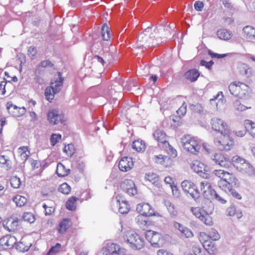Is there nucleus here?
<instances>
[{"label":"nucleus","instance_id":"nucleus-61","mask_svg":"<svg viewBox=\"0 0 255 255\" xmlns=\"http://www.w3.org/2000/svg\"><path fill=\"white\" fill-rule=\"evenodd\" d=\"M204 6V4L202 1H196L194 3V7L198 11H201Z\"/></svg>","mask_w":255,"mask_h":255},{"label":"nucleus","instance_id":"nucleus-29","mask_svg":"<svg viewBox=\"0 0 255 255\" xmlns=\"http://www.w3.org/2000/svg\"><path fill=\"white\" fill-rule=\"evenodd\" d=\"M199 73L195 69L190 70L185 73V77L187 79L191 82H194L197 80L199 76Z\"/></svg>","mask_w":255,"mask_h":255},{"label":"nucleus","instance_id":"nucleus-14","mask_svg":"<svg viewBox=\"0 0 255 255\" xmlns=\"http://www.w3.org/2000/svg\"><path fill=\"white\" fill-rule=\"evenodd\" d=\"M6 108L8 113L15 117H20L24 115L26 112V109L24 107H18L13 105L11 102L6 103Z\"/></svg>","mask_w":255,"mask_h":255},{"label":"nucleus","instance_id":"nucleus-63","mask_svg":"<svg viewBox=\"0 0 255 255\" xmlns=\"http://www.w3.org/2000/svg\"><path fill=\"white\" fill-rule=\"evenodd\" d=\"M28 52V54L32 57L36 55L37 51L35 47L31 46L29 48Z\"/></svg>","mask_w":255,"mask_h":255},{"label":"nucleus","instance_id":"nucleus-4","mask_svg":"<svg viewBox=\"0 0 255 255\" xmlns=\"http://www.w3.org/2000/svg\"><path fill=\"white\" fill-rule=\"evenodd\" d=\"M231 94L241 99H247L250 97L251 89L247 85L240 82H234L229 86Z\"/></svg>","mask_w":255,"mask_h":255},{"label":"nucleus","instance_id":"nucleus-12","mask_svg":"<svg viewBox=\"0 0 255 255\" xmlns=\"http://www.w3.org/2000/svg\"><path fill=\"white\" fill-rule=\"evenodd\" d=\"M122 190L130 196H133L137 193V190L134 182L130 179L124 180L121 184Z\"/></svg>","mask_w":255,"mask_h":255},{"label":"nucleus","instance_id":"nucleus-48","mask_svg":"<svg viewBox=\"0 0 255 255\" xmlns=\"http://www.w3.org/2000/svg\"><path fill=\"white\" fill-rule=\"evenodd\" d=\"M208 234L210 239L213 241L218 240L220 238V235L219 234L218 232L215 229H212Z\"/></svg>","mask_w":255,"mask_h":255},{"label":"nucleus","instance_id":"nucleus-44","mask_svg":"<svg viewBox=\"0 0 255 255\" xmlns=\"http://www.w3.org/2000/svg\"><path fill=\"white\" fill-rule=\"evenodd\" d=\"M64 151L69 156H72L75 152L74 146L72 144H68L65 145L64 148Z\"/></svg>","mask_w":255,"mask_h":255},{"label":"nucleus","instance_id":"nucleus-35","mask_svg":"<svg viewBox=\"0 0 255 255\" xmlns=\"http://www.w3.org/2000/svg\"><path fill=\"white\" fill-rule=\"evenodd\" d=\"M13 201L14 202L17 206L22 207L24 206L27 202L26 198L21 195H16L13 198Z\"/></svg>","mask_w":255,"mask_h":255},{"label":"nucleus","instance_id":"nucleus-32","mask_svg":"<svg viewBox=\"0 0 255 255\" xmlns=\"http://www.w3.org/2000/svg\"><path fill=\"white\" fill-rule=\"evenodd\" d=\"M243 32L247 38L255 39V28L248 25L244 27Z\"/></svg>","mask_w":255,"mask_h":255},{"label":"nucleus","instance_id":"nucleus-57","mask_svg":"<svg viewBox=\"0 0 255 255\" xmlns=\"http://www.w3.org/2000/svg\"><path fill=\"white\" fill-rule=\"evenodd\" d=\"M191 110L196 113H201L203 112L202 107L200 104H197L196 105H191L190 106Z\"/></svg>","mask_w":255,"mask_h":255},{"label":"nucleus","instance_id":"nucleus-40","mask_svg":"<svg viewBox=\"0 0 255 255\" xmlns=\"http://www.w3.org/2000/svg\"><path fill=\"white\" fill-rule=\"evenodd\" d=\"M245 124L246 128H249L250 127V133L255 138V123L252 122L251 121L246 120Z\"/></svg>","mask_w":255,"mask_h":255},{"label":"nucleus","instance_id":"nucleus-46","mask_svg":"<svg viewBox=\"0 0 255 255\" xmlns=\"http://www.w3.org/2000/svg\"><path fill=\"white\" fill-rule=\"evenodd\" d=\"M61 249V245L57 243L55 246H53L49 250L46 255H55V254L60 251Z\"/></svg>","mask_w":255,"mask_h":255},{"label":"nucleus","instance_id":"nucleus-13","mask_svg":"<svg viewBox=\"0 0 255 255\" xmlns=\"http://www.w3.org/2000/svg\"><path fill=\"white\" fill-rule=\"evenodd\" d=\"M191 167L192 169L198 173L200 176L204 178H209V174L207 173L206 166L204 163L198 160L194 161L192 164Z\"/></svg>","mask_w":255,"mask_h":255},{"label":"nucleus","instance_id":"nucleus-34","mask_svg":"<svg viewBox=\"0 0 255 255\" xmlns=\"http://www.w3.org/2000/svg\"><path fill=\"white\" fill-rule=\"evenodd\" d=\"M101 35L104 41H108L110 39V30L107 23H104L101 29Z\"/></svg>","mask_w":255,"mask_h":255},{"label":"nucleus","instance_id":"nucleus-18","mask_svg":"<svg viewBox=\"0 0 255 255\" xmlns=\"http://www.w3.org/2000/svg\"><path fill=\"white\" fill-rule=\"evenodd\" d=\"M136 210L141 215L145 216L155 215L154 210L148 203H140L137 205Z\"/></svg>","mask_w":255,"mask_h":255},{"label":"nucleus","instance_id":"nucleus-23","mask_svg":"<svg viewBox=\"0 0 255 255\" xmlns=\"http://www.w3.org/2000/svg\"><path fill=\"white\" fill-rule=\"evenodd\" d=\"M116 201L119 206V211L121 214H126L128 212L129 208L126 200L120 196H117Z\"/></svg>","mask_w":255,"mask_h":255},{"label":"nucleus","instance_id":"nucleus-21","mask_svg":"<svg viewBox=\"0 0 255 255\" xmlns=\"http://www.w3.org/2000/svg\"><path fill=\"white\" fill-rule=\"evenodd\" d=\"M19 221L20 220L17 217H10L4 224V226L9 232L14 231L17 229Z\"/></svg>","mask_w":255,"mask_h":255},{"label":"nucleus","instance_id":"nucleus-6","mask_svg":"<svg viewBox=\"0 0 255 255\" xmlns=\"http://www.w3.org/2000/svg\"><path fill=\"white\" fill-rule=\"evenodd\" d=\"M181 142L183 148L188 152L197 154L201 148V142L195 137L190 135H185L181 139Z\"/></svg>","mask_w":255,"mask_h":255},{"label":"nucleus","instance_id":"nucleus-51","mask_svg":"<svg viewBox=\"0 0 255 255\" xmlns=\"http://www.w3.org/2000/svg\"><path fill=\"white\" fill-rule=\"evenodd\" d=\"M200 241H203L204 242V246H209L208 244L209 240H210L209 238V234L207 235L204 232H201L200 234Z\"/></svg>","mask_w":255,"mask_h":255},{"label":"nucleus","instance_id":"nucleus-60","mask_svg":"<svg viewBox=\"0 0 255 255\" xmlns=\"http://www.w3.org/2000/svg\"><path fill=\"white\" fill-rule=\"evenodd\" d=\"M213 199H215L222 204H225L227 202L226 200H225L223 197H221L216 192L215 194V196H214L213 198Z\"/></svg>","mask_w":255,"mask_h":255},{"label":"nucleus","instance_id":"nucleus-16","mask_svg":"<svg viewBox=\"0 0 255 255\" xmlns=\"http://www.w3.org/2000/svg\"><path fill=\"white\" fill-rule=\"evenodd\" d=\"M16 242L15 237L7 235L0 239V246L4 250L10 249L16 245Z\"/></svg>","mask_w":255,"mask_h":255},{"label":"nucleus","instance_id":"nucleus-19","mask_svg":"<svg viewBox=\"0 0 255 255\" xmlns=\"http://www.w3.org/2000/svg\"><path fill=\"white\" fill-rule=\"evenodd\" d=\"M143 37L140 35L138 38L137 45L138 47L143 46H154L155 45L158 44L163 41H160L159 40L156 39L155 41L153 39V36H150L148 39L144 40Z\"/></svg>","mask_w":255,"mask_h":255},{"label":"nucleus","instance_id":"nucleus-59","mask_svg":"<svg viewBox=\"0 0 255 255\" xmlns=\"http://www.w3.org/2000/svg\"><path fill=\"white\" fill-rule=\"evenodd\" d=\"M227 215L229 216L236 215V210L234 206H231L227 210Z\"/></svg>","mask_w":255,"mask_h":255},{"label":"nucleus","instance_id":"nucleus-10","mask_svg":"<svg viewBox=\"0 0 255 255\" xmlns=\"http://www.w3.org/2000/svg\"><path fill=\"white\" fill-rule=\"evenodd\" d=\"M200 188L204 198L209 200L208 202H211V200H213L216 191L212 188L211 184L206 180L203 181L200 183Z\"/></svg>","mask_w":255,"mask_h":255},{"label":"nucleus","instance_id":"nucleus-8","mask_svg":"<svg viewBox=\"0 0 255 255\" xmlns=\"http://www.w3.org/2000/svg\"><path fill=\"white\" fill-rule=\"evenodd\" d=\"M211 124L213 129L220 133L230 132V129L227 124L222 119L214 118L211 119Z\"/></svg>","mask_w":255,"mask_h":255},{"label":"nucleus","instance_id":"nucleus-33","mask_svg":"<svg viewBox=\"0 0 255 255\" xmlns=\"http://www.w3.org/2000/svg\"><path fill=\"white\" fill-rule=\"evenodd\" d=\"M132 148L138 152L144 151L146 148L145 142L142 140H135L132 143Z\"/></svg>","mask_w":255,"mask_h":255},{"label":"nucleus","instance_id":"nucleus-47","mask_svg":"<svg viewBox=\"0 0 255 255\" xmlns=\"http://www.w3.org/2000/svg\"><path fill=\"white\" fill-rule=\"evenodd\" d=\"M22 218L24 221H27L30 223H33L35 221L34 216L32 213L30 212L25 213L23 214Z\"/></svg>","mask_w":255,"mask_h":255},{"label":"nucleus","instance_id":"nucleus-56","mask_svg":"<svg viewBox=\"0 0 255 255\" xmlns=\"http://www.w3.org/2000/svg\"><path fill=\"white\" fill-rule=\"evenodd\" d=\"M181 232L186 237L191 238L193 236L192 232L187 227L184 226L183 229H181Z\"/></svg>","mask_w":255,"mask_h":255},{"label":"nucleus","instance_id":"nucleus-41","mask_svg":"<svg viewBox=\"0 0 255 255\" xmlns=\"http://www.w3.org/2000/svg\"><path fill=\"white\" fill-rule=\"evenodd\" d=\"M234 107L239 112H243L251 107H247L242 104L239 100H236L234 103Z\"/></svg>","mask_w":255,"mask_h":255},{"label":"nucleus","instance_id":"nucleus-25","mask_svg":"<svg viewBox=\"0 0 255 255\" xmlns=\"http://www.w3.org/2000/svg\"><path fill=\"white\" fill-rule=\"evenodd\" d=\"M147 217L143 215H138L135 218L137 224L142 230L146 229L150 224Z\"/></svg>","mask_w":255,"mask_h":255},{"label":"nucleus","instance_id":"nucleus-43","mask_svg":"<svg viewBox=\"0 0 255 255\" xmlns=\"http://www.w3.org/2000/svg\"><path fill=\"white\" fill-rule=\"evenodd\" d=\"M58 191L64 194H68L71 191V187L67 183H64L59 186Z\"/></svg>","mask_w":255,"mask_h":255},{"label":"nucleus","instance_id":"nucleus-64","mask_svg":"<svg viewBox=\"0 0 255 255\" xmlns=\"http://www.w3.org/2000/svg\"><path fill=\"white\" fill-rule=\"evenodd\" d=\"M192 251L194 255H200L201 253V249L197 246H193L192 247Z\"/></svg>","mask_w":255,"mask_h":255},{"label":"nucleus","instance_id":"nucleus-62","mask_svg":"<svg viewBox=\"0 0 255 255\" xmlns=\"http://www.w3.org/2000/svg\"><path fill=\"white\" fill-rule=\"evenodd\" d=\"M7 83V82L5 81H3L0 83V91H1V95H2L5 93V86Z\"/></svg>","mask_w":255,"mask_h":255},{"label":"nucleus","instance_id":"nucleus-17","mask_svg":"<svg viewBox=\"0 0 255 255\" xmlns=\"http://www.w3.org/2000/svg\"><path fill=\"white\" fill-rule=\"evenodd\" d=\"M211 158L216 164L219 165L223 167L228 168L231 165V162L229 159L220 153L215 154L211 157Z\"/></svg>","mask_w":255,"mask_h":255},{"label":"nucleus","instance_id":"nucleus-37","mask_svg":"<svg viewBox=\"0 0 255 255\" xmlns=\"http://www.w3.org/2000/svg\"><path fill=\"white\" fill-rule=\"evenodd\" d=\"M77 200V198L75 197H71L66 202V208L70 211L74 210L76 209V202Z\"/></svg>","mask_w":255,"mask_h":255},{"label":"nucleus","instance_id":"nucleus-24","mask_svg":"<svg viewBox=\"0 0 255 255\" xmlns=\"http://www.w3.org/2000/svg\"><path fill=\"white\" fill-rule=\"evenodd\" d=\"M145 179L150 182L155 186L160 187L159 178L156 173L148 172L146 174Z\"/></svg>","mask_w":255,"mask_h":255},{"label":"nucleus","instance_id":"nucleus-28","mask_svg":"<svg viewBox=\"0 0 255 255\" xmlns=\"http://www.w3.org/2000/svg\"><path fill=\"white\" fill-rule=\"evenodd\" d=\"M154 138L159 142L165 143L167 142L166 140L165 132L160 129H157L153 133Z\"/></svg>","mask_w":255,"mask_h":255},{"label":"nucleus","instance_id":"nucleus-7","mask_svg":"<svg viewBox=\"0 0 255 255\" xmlns=\"http://www.w3.org/2000/svg\"><path fill=\"white\" fill-rule=\"evenodd\" d=\"M230 132L221 133L219 137L214 139V143L221 150H229L233 145V141L231 139Z\"/></svg>","mask_w":255,"mask_h":255},{"label":"nucleus","instance_id":"nucleus-39","mask_svg":"<svg viewBox=\"0 0 255 255\" xmlns=\"http://www.w3.org/2000/svg\"><path fill=\"white\" fill-rule=\"evenodd\" d=\"M35 80L39 84H43L45 83L43 79V72L39 68H37L35 71Z\"/></svg>","mask_w":255,"mask_h":255},{"label":"nucleus","instance_id":"nucleus-26","mask_svg":"<svg viewBox=\"0 0 255 255\" xmlns=\"http://www.w3.org/2000/svg\"><path fill=\"white\" fill-rule=\"evenodd\" d=\"M208 209L205 206L203 207V208L200 207H192L191 211L193 214L200 220L203 219V217L206 214V211Z\"/></svg>","mask_w":255,"mask_h":255},{"label":"nucleus","instance_id":"nucleus-1","mask_svg":"<svg viewBox=\"0 0 255 255\" xmlns=\"http://www.w3.org/2000/svg\"><path fill=\"white\" fill-rule=\"evenodd\" d=\"M232 162L236 169L245 177H255V167L245 159L236 155L232 158Z\"/></svg>","mask_w":255,"mask_h":255},{"label":"nucleus","instance_id":"nucleus-52","mask_svg":"<svg viewBox=\"0 0 255 255\" xmlns=\"http://www.w3.org/2000/svg\"><path fill=\"white\" fill-rule=\"evenodd\" d=\"M16 249L20 252H25L28 251L29 247L25 246L22 242H19L16 245Z\"/></svg>","mask_w":255,"mask_h":255},{"label":"nucleus","instance_id":"nucleus-5","mask_svg":"<svg viewBox=\"0 0 255 255\" xmlns=\"http://www.w3.org/2000/svg\"><path fill=\"white\" fill-rule=\"evenodd\" d=\"M64 78L62 77V73L58 72L56 79L51 82L50 86L47 87L45 90V96L46 99L51 101L54 99V95L58 93L63 86Z\"/></svg>","mask_w":255,"mask_h":255},{"label":"nucleus","instance_id":"nucleus-31","mask_svg":"<svg viewBox=\"0 0 255 255\" xmlns=\"http://www.w3.org/2000/svg\"><path fill=\"white\" fill-rule=\"evenodd\" d=\"M238 69L240 73L242 75L249 77L251 75L250 69L247 65L244 63H239L238 66Z\"/></svg>","mask_w":255,"mask_h":255},{"label":"nucleus","instance_id":"nucleus-11","mask_svg":"<svg viewBox=\"0 0 255 255\" xmlns=\"http://www.w3.org/2000/svg\"><path fill=\"white\" fill-rule=\"evenodd\" d=\"M145 238L151 245L155 247H159L161 244V235L158 232L148 230L145 232Z\"/></svg>","mask_w":255,"mask_h":255},{"label":"nucleus","instance_id":"nucleus-22","mask_svg":"<svg viewBox=\"0 0 255 255\" xmlns=\"http://www.w3.org/2000/svg\"><path fill=\"white\" fill-rule=\"evenodd\" d=\"M214 210V205L211 202H209V206L208 207V209L206 211V214L203 217V219H201L200 220L204 222V223L207 225H212V218L210 216V215L211 214Z\"/></svg>","mask_w":255,"mask_h":255},{"label":"nucleus","instance_id":"nucleus-42","mask_svg":"<svg viewBox=\"0 0 255 255\" xmlns=\"http://www.w3.org/2000/svg\"><path fill=\"white\" fill-rule=\"evenodd\" d=\"M234 187H235V186H230V187H228V190L226 189L223 190L227 193L231 194L236 198L238 199H241L242 198L241 195L236 191V190L234 188Z\"/></svg>","mask_w":255,"mask_h":255},{"label":"nucleus","instance_id":"nucleus-36","mask_svg":"<svg viewBox=\"0 0 255 255\" xmlns=\"http://www.w3.org/2000/svg\"><path fill=\"white\" fill-rule=\"evenodd\" d=\"M69 220L68 219H63L59 224L58 232L61 233H64L69 227Z\"/></svg>","mask_w":255,"mask_h":255},{"label":"nucleus","instance_id":"nucleus-50","mask_svg":"<svg viewBox=\"0 0 255 255\" xmlns=\"http://www.w3.org/2000/svg\"><path fill=\"white\" fill-rule=\"evenodd\" d=\"M54 66V64L49 60H46L41 62L38 65L37 68H39V70H41L42 68H52Z\"/></svg>","mask_w":255,"mask_h":255},{"label":"nucleus","instance_id":"nucleus-20","mask_svg":"<svg viewBox=\"0 0 255 255\" xmlns=\"http://www.w3.org/2000/svg\"><path fill=\"white\" fill-rule=\"evenodd\" d=\"M133 165L132 159L129 157H123L119 163V169L122 171H127L130 170Z\"/></svg>","mask_w":255,"mask_h":255},{"label":"nucleus","instance_id":"nucleus-2","mask_svg":"<svg viewBox=\"0 0 255 255\" xmlns=\"http://www.w3.org/2000/svg\"><path fill=\"white\" fill-rule=\"evenodd\" d=\"M213 173L216 176L220 178L218 182V185L220 189L228 190L230 186H236L237 179L232 173L224 170H214Z\"/></svg>","mask_w":255,"mask_h":255},{"label":"nucleus","instance_id":"nucleus-27","mask_svg":"<svg viewBox=\"0 0 255 255\" xmlns=\"http://www.w3.org/2000/svg\"><path fill=\"white\" fill-rule=\"evenodd\" d=\"M218 37L224 40L230 39L232 37V33L231 31L226 29H221L218 30L217 32Z\"/></svg>","mask_w":255,"mask_h":255},{"label":"nucleus","instance_id":"nucleus-15","mask_svg":"<svg viewBox=\"0 0 255 255\" xmlns=\"http://www.w3.org/2000/svg\"><path fill=\"white\" fill-rule=\"evenodd\" d=\"M47 118L50 123L53 125H57L59 122L63 123V115L60 112L55 109H52L48 111Z\"/></svg>","mask_w":255,"mask_h":255},{"label":"nucleus","instance_id":"nucleus-3","mask_svg":"<svg viewBox=\"0 0 255 255\" xmlns=\"http://www.w3.org/2000/svg\"><path fill=\"white\" fill-rule=\"evenodd\" d=\"M123 238L125 241L133 250H140L144 246V239L134 231L129 230L125 231Z\"/></svg>","mask_w":255,"mask_h":255},{"label":"nucleus","instance_id":"nucleus-53","mask_svg":"<svg viewBox=\"0 0 255 255\" xmlns=\"http://www.w3.org/2000/svg\"><path fill=\"white\" fill-rule=\"evenodd\" d=\"M61 138V135L60 134H52L50 138L51 145H55Z\"/></svg>","mask_w":255,"mask_h":255},{"label":"nucleus","instance_id":"nucleus-45","mask_svg":"<svg viewBox=\"0 0 255 255\" xmlns=\"http://www.w3.org/2000/svg\"><path fill=\"white\" fill-rule=\"evenodd\" d=\"M21 181L19 177L16 176L12 177L10 179L11 186L14 188H18L20 185Z\"/></svg>","mask_w":255,"mask_h":255},{"label":"nucleus","instance_id":"nucleus-54","mask_svg":"<svg viewBox=\"0 0 255 255\" xmlns=\"http://www.w3.org/2000/svg\"><path fill=\"white\" fill-rule=\"evenodd\" d=\"M187 105L185 102H184L182 106L177 111V114L180 116H183L186 113Z\"/></svg>","mask_w":255,"mask_h":255},{"label":"nucleus","instance_id":"nucleus-38","mask_svg":"<svg viewBox=\"0 0 255 255\" xmlns=\"http://www.w3.org/2000/svg\"><path fill=\"white\" fill-rule=\"evenodd\" d=\"M18 153L20 154V158L25 161L27 159L29 153V151L27 150V147L21 146L18 148Z\"/></svg>","mask_w":255,"mask_h":255},{"label":"nucleus","instance_id":"nucleus-58","mask_svg":"<svg viewBox=\"0 0 255 255\" xmlns=\"http://www.w3.org/2000/svg\"><path fill=\"white\" fill-rule=\"evenodd\" d=\"M213 64H214V62L213 61L207 62L204 60H202L200 61V65L201 66L206 67L208 69H210Z\"/></svg>","mask_w":255,"mask_h":255},{"label":"nucleus","instance_id":"nucleus-30","mask_svg":"<svg viewBox=\"0 0 255 255\" xmlns=\"http://www.w3.org/2000/svg\"><path fill=\"white\" fill-rule=\"evenodd\" d=\"M70 172L69 169H66L65 166L61 163H58L57 165L56 173L59 177H64L68 175Z\"/></svg>","mask_w":255,"mask_h":255},{"label":"nucleus","instance_id":"nucleus-9","mask_svg":"<svg viewBox=\"0 0 255 255\" xmlns=\"http://www.w3.org/2000/svg\"><path fill=\"white\" fill-rule=\"evenodd\" d=\"M181 187L183 191L188 193L195 201L199 197V194L195 185L188 180H184L181 183Z\"/></svg>","mask_w":255,"mask_h":255},{"label":"nucleus","instance_id":"nucleus-49","mask_svg":"<svg viewBox=\"0 0 255 255\" xmlns=\"http://www.w3.org/2000/svg\"><path fill=\"white\" fill-rule=\"evenodd\" d=\"M166 206L171 216L175 217L177 214V211L175 209L174 206L170 202L166 203Z\"/></svg>","mask_w":255,"mask_h":255},{"label":"nucleus","instance_id":"nucleus-55","mask_svg":"<svg viewBox=\"0 0 255 255\" xmlns=\"http://www.w3.org/2000/svg\"><path fill=\"white\" fill-rule=\"evenodd\" d=\"M111 249L110 244H107V246L103 248L98 254V255H112L110 250Z\"/></svg>","mask_w":255,"mask_h":255}]
</instances>
